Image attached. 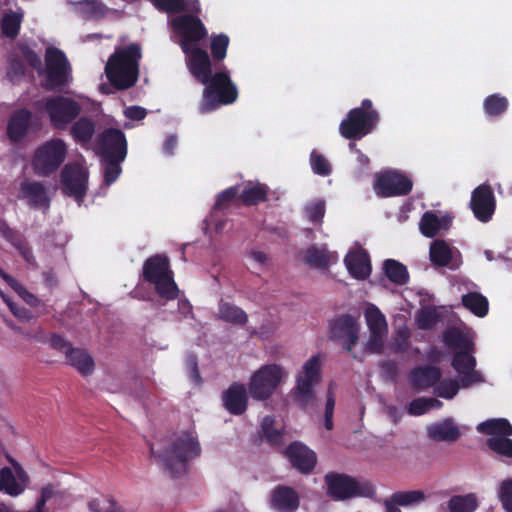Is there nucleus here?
Returning a JSON list of instances; mask_svg holds the SVG:
<instances>
[{"mask_svg": "<svg viewBox=\"0 0 512 512\" xmlns=\"http://www.w3.org/2000/svg\"><path fill=\"white\" fill-rule=\"evenodd\" d=\"M141 57V48L136 43L111 54L105 65V74L110 84L118 90L133 87L138 81Z\"/></svg>", "mask_w": 512, "mask_h": 512, "instance_id": "obj_1", "label": "nucleus"}, {"mask_svg": "<svg viewBox=\"0 0 512 512\" xmlns=\"http://www.w3.org/2000/svg\"><path fill=\"white\" fill-rule=\"evenodd\" d=\"M150 452L160 459L172 477H178L186 472L187 463L200 455L201 447L192 433L183 432L162 453H155L153 446Z\"/></svg>", "mask_w": 512, "mask_h": 512, "instance_id": "obj_2", "label": "nucleus"}, {"mask_svg": "<svg viewBox=\"0 0 512 512\" xmlns=\"http://www.w3.org/2000/svg\"><path fill=\"white\" fill-rule=\"evenodd\" d=\"M204 85L202 101L198 107L200 114L210 113L221 105H231L238 99V88L226 66L215 72Z\"/></svg>", "mask_w": 512, "mask_h": 512, "instance_id": "obj_3", "label": "nucleus"}, {"mask_svg": "<svg viewBox=\"0 0 512 512\" xmlns=\"http://www.w3.org/2000/svg\"><path fill=\"white\" fill-rule=\"evenodd\" d=\"M141 276L145 282L154 286L159 297L168 301L178 297L179 289L166 255L155 254L147 258L143 263Z\"/></svg>", "mask_w": 512, "mask_h": 512, "instance_id": "obj_4", "label": "nucleus"}, {"mask_svg": "<svg viewBox=\"0 0 512 512\" xmlns=\"http://www.w3.org/2000/svg\"><path fill=\"white\" fill-rule=\"evenodd\" d=\"M379 122V113L373 108L370 99H364L360 107L351 109L339 125L342 137L348 140H360L368 135Z\"/></svg>", "mask_w": 512, "mask_h": 512, "instance_id": "obj_5", "label": "nucleus"}, {"mask_svg": "<svg viewBox=\"0 0 512 512\" xmlns=\"http://www.w3.org/2000/svg\"><path fill=\"white\" fill-rule=\"evenodd\" d=\"M324 482L327 486V495L336 501L358 496L370 497L375 492L370 482H359L350 475L338 472H328L324 476Z\"/></svg>", "mask_w": 512, "mask_h": 512, "instance_id": "obj_6", "label": "nucleus"}, {"mask_svg": "<svg viewBox=\"0 0 512 512\" xmlns=\"http://www.w3.org/2000/svg\"><path fill=\"white\" fill-rule=\"evenodd\" d=\"M67 145L63 139L52 138L34 152L32 166L36 175L48 177L55 173L66 159Z\"/></svg>", "mask_w": 512, "mask_h": 512, "instance_id": "obj_7", "label": "nucleus"}, {"mask_svg": "<svg viewBox=\"0 0 512 512\" xmlns=\"http://www.w3.org/2000/svg\"><path fill=\"white\" fill-rule=\"evenodd\" d=\"M321 379V358L320 355H313L303 365L302 372L296 378V385L293 389V399L302 409L314 405L315 393L313 386Z\"/></svg>", "mask_w": 512, "mask_h": 512, "instance_id": "obj_8", "label": "nucleus"}, {"mask_svg": "<svg viewBox=\"0 0 512 512\" xmlns=\"http://www.w3.org/2000/svg\"><path fill=\"white\" fill-rule=\"evenodd\" d=\"M42 108L54 129L65 130L81 113V105L73 98L53 95L42 100Z\"/></svg>", "mask_w": 512, "mask_h": 512, "instance_id": "obj_9", "label": "nucleus"}, {"mask_svg": "<svg viewBox=\"0 0 512 512\" xmlns=\"http://www.w3.org/2000/svg\"><path fill=\"white\" fill-rule=\"evenodd\" d=\"M44 72L43 87L48 91L60 90L69 84L71 68L62 50L56 47L46 49Z\"/></svg>", "mask_w": 512, "mask_h": 512, "instance_id": "obj_10", "label": "nucleus"}, {"mask_svg": "<svg viewBox=\"0 0 512 512\" xmlns=\"http://www.w3.org/2000/svg\"><path fill=\"white\" fill-rule=\"evenodd\" d=\"M284 375L283 368L278 364H267L255 371L249 382V392L253 399H269L278 386Z\"/></svg>", "mask_w": 512, "mask_h": 512, "instance_id": "obj_11", "label": "nucleus"}, {"mask_svg": "<svg viewBox=\"0 0 512 512\" xmlns=\"http://www.w3.org/2000/svg\"><path fill=\"white\" fill-rule=\"evenodd\" d=\"M170 24L173 32L180 38L183 53H187L188 49L196 46L207 36V29L199 16L179 15L174 17Z\"/></svg>", "mask_w": 512, "mask_h": 512, "instance_id": "obj_12", "label": "nucleus"}, {"mask_svg": "<svg viewBox=\"0 0 512 512\" xmlns=\"http://www.w3.org/2000/svg\"><path fill=\"white\" fill-rule=\"evenodd\" d=\"M413 188L412 180L396 170H388L376 176L374 190L383 198L406 196Z\"/></svg>", "mask_w": 512, "mask_h": 512, "instance_id": "obj_13", "label": "nucleus"}, {"mask_svg": "<svg viewBox=\"0 0 512 512\" xmlns=\"http://www.w3.org/2000/svg\"><path fill=\"white\" fill-rule=\"evenodd\" d=\"M60 182L65 195L82 201L87 193L88 171L80 164H67L60 173Z\"/></svg>", "mask_w": 512, "mask_h": 512, "instance_id": "obj_14", "label": "nucleus"}, {"mask_svg": "<svg viewBox=\"0 0 512 512\" xmlns=\"http://www.w3.org/2000/svg\"><path fill=\"white\" fill-rule=\"evenodd\" d=\"M98 146L103 159L125 160L126 158V136L118 128L105 129L99 136Z\"/></svg>", "mask_w": 512, "mask_h": 512, "instance_id": "obj_15", "label": "nucleus"}, {"mask_svg": "<svg viewBox=\"0 0 512 512\" xmlns=\"http://www.w3.org/2000/svg\"><path fill=\"white\" fill-rule=\"evenodd\" d=\"M470 208L480 222L491 220L496 209V199L490 185L481 184L472 191Z\"/></svg>", "mask_w": 512, "mask_h": 512, "instance_id": "obj_16", "label": "nucleus"}, {"mask_svg": "<svg viewBox=\"0 0 512 512\" xmlns=\"http://www.w3.org/2000/svg\"><path fill=\"white\" fill-rule=\"evenodd\" d=\"M332 338L342 340L343 348L350 352L359 339V325L354 316L343 314L330 325Z\"/></svg>", "mask_w": 512, "mask_h": 512, "instance_id": "obj_17", "label": "nucleus"}, {"mask_svg": "<svg viewBox=\"0 0 512 512\" xmlns=\"http://www.w3.org/2000/svg\"><path fill=\"white\" fill-rule=\"evenodd\" d=\"M291 466L301 474H310L317 464V455L305 444L294 441L284 451Z\"/></svg>", "mask_w": 512, "mask_h": 512, "instance_id": "obj_18", "label": "nucleus"}, {"mask_svg": "<svg viewBox=\"0 0 512 512\" xmlns=\"http://www.w3.org/2000/svg\"><path fill=\"white\" fill-rule=\"evenodd\" d=\"M187 53V67L191 75L200 83L206 84L214 75L212 62L208 52L198 46H194Z\"/></svg>", "mask_w": 512, "mask_h": 512, "instance_id": "obj_19", "label": "nucleus"}, {"mask_svg": "<svg viewBox=\"0 0 512 512\" xmlns=\"http://www.w3.org/2000/svg\"><path fill=\"white\" fill-rule=\"evenodd\" d=\"M472 350L462 349L455 352L451 362V366L461 375L463 387L482 381L481 374L475 370L476 359L472 355Z\"/></svg>", "mask_w": 512, "mask_h": 512, "instance_id": "obj_20", "label": "nucleus"}, {"mask_svg": "<svg viewBox=\"0 0 512 512\" xmlns=\"http://www.w3.org/2000/svg\"><path fill=\"white\" fill-rule=\"evenodd\" d=\"M223 405L233 415H242L248 405L247 390L244 384L234 382L223 392Z\"/></svg>", "mask_w": 512, "mask_h": 512, "instance_id": "obj_21", "label": "nucleus"}, {"mask_svg": "<svg viewBox=\"0 0 512 512\" xmlns=\"http://www.w3.org/2000/svg\"><path fill=\"white\" fill-rule=\"evenodd\" d=\"M32 116L27 108L18 109L11 114L7 124V136L11 142L19 143L23 140L29 131Z\"/></svg>", "mask_w": 512, "mask_h": 512, "instance_id": "obj_22", "label": "nucleus"}, {"mask_svg": "<svg viewBox=\"0 0 512 512\" xmlns=\"http://www.w3.org/2000/svg\"><path fill=\"white\" fill-rule=\"evenodd\" d=\"M344 263L349 274L357 280H365L371 274L370 258L364 249L350 251L345 256Z\"/></svg>", "mask_w": 512, "mask_h": 512, "instance_id": "obj_23", "label": "nucleus"}, {"mask_svg": "<svg viewBox=\"0 0 512 512\" xmlns=\"http://www.w3.org/2000/svg\"><path fill=\"white\" fill-rule=\"evenodd\" d=\"M272 508L280 512H294L298 509L300 499L298 493L285 485L276 486L271 493Z\"/></svg>", "mask_w": 512, "mask_h": 512, "instance_id": "obj_24", "label": "nucleus"}, {"mask_svg": "<svg viewBox=\"0 0 512 512\" xmlns=\"http://www.w3.org/2000/svg\"><path fill=\"white\" fill-rule=\"evenodd\" d=\"M441 379V370L437 366H417L409 374V381L417 390H424L434 386Z\"/></svg>", "mask_w": 512, "mask_h": 512, "instance_id": "obj_25", "label": "nucleus"}, {"mask_svg": "<svg viewBox=\"0 0 512 512\" xmlns=\"http://www.w3.org/2000/svg\"><path fill=\"white\" fill-rule=\"evenodd\" d=\"M20 191L23 197L28 200V204L33 208H42L48 210L50 207V198L47 195L45 186L38 181H23Z\"/></svg>", "mask_w": 512, "mask_h": 512, "instance_id": "obj_26", "label": "nucleus"}, {"mask_svg": "<svg viewBox=\"0 0 512 512\" xmlns=\"http://www.w3.org/2000/svg\"><path fill=\"white\" fill-rule=\"evenodd\" d=\"M451 222L452 218L447 215L439 217L434 211H427L421 217L419 228L425 237L433 238L440 230L448 229Z\"/></svg>", "mask_w": 512, "mask_h": 512, "instance_id": "obj_27", "label": "nucleus"}, {"mask_svg": "<svg viewBox=\"0 0 512 512\" xmlns=\"http://www.w3.org/2000/svg\"><path fill=\"white\" fill-rule=\"evenodd\" d=\"M427 434L430 439L436 441L454 442L460 437L459 428L452 418L430 425L427 428Z\"/></svg>", "mask_w": 512, "mask_h": 512, "instance_id": "obj_28", "label": "nucleus"}, {"mask_svg": "<svg viewBox=\"0 0 512 512\" xmlns=\"http://www.w3.org/2000/svg\"><path fill=\"white\" fill-rule=\"evenodd\" d=\"M269 188L266 184L249 182L239 195L244 206H256L268 200Z\"/></svg>", "mask_w": 512, "mask_h": 512, "instance_id": "obj_29", "label": "nucleus"}, {"mask_svg": "<svg viewBox=\"0 0 512 512\" xmlns=\"http://www.w3.org/2000/svg\"><path fill=\"white\" fill-rule=\"evenodd\" d=\"M336 260V253H332L324 247L311 246L305 253V262L314 268L327 269Z\"/></svg>", "mask_w": 512, "mask_h": 512, "instance_id": "obj_30", "label": "nucleus"}, {"mask_svg": "<svg viewBox=\"0 0 512 512\" xmlns=\"http://www.w3.org/2000/svg\"><path fill=\"white\" fill-rule=\"evenodd\" d=\"M218 318L224 322L239 326H244L248 322V315L242 308L223 300L219 303Z\"/></svg>", "mask_w": 512, "mask_h": 512, "instance_id": "obj_31", "label": "nucleus"}, {"mask_svg": "<svg viewBox=\"0 0 512 512\" xmlns=\"http://www.w3.org/2000/svg\"><path fill=\"white\" fill-rule=\"evenodd\" d=\"M452 250L449 244L442 240H434L429 249V258L434 267H445L452 261Z\"/></svg>", "mask_w": 512, "mask_h": 512, "instance_id": "obj_32", "label": "nucleus"}, {"mask_svg": "<svg viewBox=\"0 0 512 512\" xmlns=\"http://www.w3.org/2000/svg\"><path fill=\"white\" fill-rule=\"evenodd\" d=\"M65 357L67 362L83 376L90 375L94 371L93 358L82 349L72 347L71 352H68Z\"/></svg>", "mask_w": 512, "mask_h": 512, "instance_id": "obj_33", "label": "nucleus"}, {"mask_svg": "<svg viewBox=\"0 0 512 512\" xmlns=\"http://www.w3.org/2000/svg\"><path fill=\"white\" fill-rule=\"evenodd\" d=\"M477 430L493 437H506L512 435V425L505 418L491 419L480 423Z\"/></svg>", "mask_w": 512, "mask_h": 512, "instance_id": "obj_34", "label": "nucleus"}, {"mask_svg": "<svg viewBox=\"0 0 512 512\" xmlns=\"http://www.w3.org/2000/svg\"><path fill=\"white\" fill-rule=\"evenodd\" d=\"M72 123L71 134L74 140L83 145L88 144L95 133V123L87 117H81Z\"/></svg>", "mask_w": 512, "mask_h": 512, "instance_id": "obj_35", "label": "nucleus"}, {"mask_svg": "<svg viewBox=\"0 0 512 512\" xmlns=\"http://www.w3.org/2000/svg\"><path fill=\"white\" fill-rule=\"evenodd\" d=\"M462 305L477 317L488 314L489 303L485 296L477 292H469L462 296Z\"/></svg>", "mask_w": 512, "mask_h": 512, "instance_id": "obj_36", "label": "nucleus"}, {"mask_svg": "<svg viewBox=\"0 0 512 512\" xmlns=\"http://www.w3.org/2000/svg\"><path fill=\"white\" fill-rule=\"evenodd\" d=\"M383 269L387 278L397 284L405 285L409 281V273L407 267L394 259H387L384 262Z\"/></svg>", "mask_w": 512, "mask_h": 512, "instance_id": "obj_37", "label": "nucleus"}, {"mask_svg": "<svg viewBox=\"0 0 512 512\" xmlns=\"http://www.w3.org/2000/svg\"><path fill=\"white\" fill-rule=\"evenodd\" d=\"M365 318L371 334L385 335L387 333L388 326L385 316L378 307L374 305L368 307L365 311Z\"/></svg>", "mask_w": 512, "mask_h": 512, "instance_id": "obj_38", "label": "nucleus"}, {"mask_svg": "<svg viewBox=\"0 0 512 512\" xmlns=\"http://www.w3.org/2000/svg\"><path fill=\"white\" fill-rule=\"evenodd\" d=\"M443 341L449 348L473 349V342L458 328H448L443 333Z\"/></svg>", "mask_w": 512, "mask_h": 512, "instance_id": "obj_39", "label": "nucleus"}, {"mask_svg": "<svg viewBox=\"0 0 512 512\" xmlns=\"http://www.w3.org/2000/svg\"><path fill=\"white\" fill-rule=\"evenodd\" d=\"M424 498L425 495L420 490L397 491L388 499H385L384 502L393 505L394 507L409 506L424 500Z\"/></svg>", "mask_w": 512, "mask_h": 512, "instance_id": "obj_40", "label": "nucleus"}, {"mask_svg": "<svg viewBox=\"0 0 512 512\" xmlns=\"http://www.w3.org/2000/svg\"><path fill=\"white\" fill-rule=\"evenodd\" d=\"M508 106V99L498 93L487 96L483 101L484 112L491 117L502 115L507 111Z\"/></svg>", "mask_w": 512, "mask_h": 512, "instance_id": "obj_41", "label": "nucleus"}, {"mask_svg": "<svg viewBox=\"0 0 512 512\" xmlns=\"http://www.w3.org/2000/svg\"><path fill=\"white\" fill-rule=\"evenodd\" d=\"M450 512H474L478 507L475 494L455 495L448 502Z\"/></svg>", "mask_w": 512, "mask_h": 512, "instance_id": "obj_42", "label": "nucleus"}, {"mask_svg": "<svg viewBox=\"0 0 512 512\" xmlns=\"http://www.w3.org/2000/svg\"><path fill=\"white\" fill-rule=\"evenodd\" d=\"M261 431L266 441L272 446L283 444V433L275 427V418L267 415L261 422Z\"/></svg>", "mask_w": 512, "mask_h": 512, "instance_id": "obj_43", "label": "nucleus"}, {"mask_svg": "<svg viewBox=\"0 0 512 512\" xmlns=\"http://www.w3.org/2000/svg\"><path fill=\"white\" fill-rule=\"evenodd\" d=\"M22 14L17 12L6 13L1 19V32L9 38L15 39L21 28Z\"/></svg>", "mask_w": 512, "mask_h": 512, "instance_id": "obj_44", "label": "nucleus"}, {"mask_svg": "<svg viewBox=\"0 0 512 512\" xmlns=\"http://www.w3.org/2000/svg\"><path fill=\"white\" fill-rule=\"evenodd\" d=\"M76 5L81 15L87 19H98L106 13V6L99 0H81Z\"/></svg>", "mask_w": 512, "mask_h": 512, "instance_id": "obj_45", "label": "nucleus"}, {"mask_svg": "<svg viewBox=\"0 0 512 512\" xmlns=\"http://www.w3.org/2000/svg\"><path fill=\"white\" fill-rule=\"evenodd\" d=\"M441 321V314L435 307L421 308L416 314V323L421 330H431Z\"/></svg>", "mask_w": 512, "mask_h": 512, "instance_id": "obj_46", "label": "nucleus"}, {"mask_svg": "<svg viewBox=\"0 0 512 512\" xmlns=\"http://www.w3.org/2000/svg\"><path fill=\"white\" fill-rule=\"evenodd\" d=\"M230 38L224 33L213 35L210 42L211 57L215 62H222L227 56Z\"/></svg>", "mask_w": 512, "mask_h": 512, "instance_id": "obj_47", "label": "nucleus"}, {"mask_svg": "<svg viewBox=\"0 0 512 512\" xmlns=\"http://www.w3.org/2000/svg\"><path fill=\"white\" fill-rule=\"evenodd\" d=\"M2 490L5 491L6 494L16 497L24 492V485L19 483L16 476L12 472V470L8 467L2 468Z\"/></svg>", "mask_w": 512, "mask_h": 512, "instance_id": "obj_48", "label": "nucleus"}, {"mask_svg": "<svg viewBox=\"0 0 512 512\" xmlns=\"http://www.w3.org/2000/svg\"><path fill=\"white\" fill-rule=\"evenodd\" d=\"M326 213V203L323 199H317L305 206L307 219L315 226H320Z\"/></svg>", "mask_w": 512, "mask_h": 512, "instance_id": "obj_49", "label": "nucleus"}, {"mask_svg": "<svg viewBox=\"0 0 512 512\" xmlns=\"http://www.w3.org/2000/svg\"><path fill=\"white\" fill-rule=\"evenodd\" d=\"M239 185L231 186L218 194L213 209L217 211H224L229 209L236 201L239 194Z\"/></svg>", "mask_w": 512, "mask_h": 512, "instance_id": "obj_50", "label": "nucleus"}, {"mask_svg": "<svg viewBox=\"0 0 512 512\" xmlns=\"http://www.w3.org/2000/svg\"><path fill=\"white\" fill-rule=\"evenodd\" d=\"M104 176L103 183L106 186L113 184L122 172L121 162L124 160L119 159H104Z\"/></svg>", "mask_w": 512, "mask_h": 512, "instance_id": "obj_51", "label": "nucleus"}, {"mask_svg": "<svg viewBox=\"0 0 512 512\" xmlns=\"http://www.w3.org/2000/svg\"><path fill=\"white\" fill-rule=\"evenodd\" d=\"M487 446L499 455L512 458V440L506 437H491Z\"/></svg>", "mask_w": 512, "mask_h": 512, "instance_id": "obj_52", "label": "nucleus"}, {"mask_svg": "<svg viewBox=\"0 0 512 512\" xmlns=\"http://www.w3.org/2000/svg\"><path fill=\"white\" fill-rule=\"evenodd\" d=\"M159 11L165 13H181L186 10L187 0H149Z\"/></svg>", "mask_w": 512, "mask_h": 512, "instance_id": "obj_53", "label": "nucleus"}, {"mask_svg": "<svg viewBox=\"0 0 512 512\" xmlns=\"http://www.w3.org/2000/svg\"><path fill=\"white\" fill-rule=\"evenodd\" d=\"M459 391V383L456 379L446 378L439 381L435 389L436 394L444 399L454 398Z\"/></svg>", "mask_w": 512, "mask_h": 512, "instance_id": "obj_54", "label": "nucleus"}, {"mask_svg": "<svg viewBox=\"0 0 512 512\" xmlns=\"http://www.w3.org/2000/svg\"><path fill=\"white\" fill-rule=\"evenodd\" d=\"M310 162L315 174L327 176L331 173V166L322 154L313 151L310 156Z\"/></svg>", "mask_w": 512, "mask_h": 512, "instance_id": "obj_55", "label": "nucleus"}, {"mask_svg": "<svg viewBox=\"0 0 512 512\" xmlns=\"http://www.w3.org/2000/svg\"><path fill=\"white\" fill-rule=\"evenodd\" d=\"M499 499L507 512H512V479L504 480L499 489Z\"/></svg>", "mask_w": 512, "mask_h": 512, "instance_id": "obj_56", "label": "nucleus"}, {"mask_svg": "<svg viewBox=\"0 0 512 512\" xmlns=\"http://www.w3.org/2000/svg\"><path fill=\"white\" fill-rule=\"evenodd\" d=\"M20 51L27 63L40 74L43 69L41 57L38 53L28 45L21 46Z\"/></svg>", "mask_w": 512, "mask_h": 512, "instance_id": "obj_57", "label": "nucleus"}, {"mask_svg": "<svg viewBox=\"0 0 512 512\" xmlns=\"http://www.w3.org/2000/svg\"><path fill=\"white\" fill-rule=\"evenodd\" d=\"M88 507L92 512H117L116 503L109 498L92 499L88 503Z\"/></svg>", "mask_w": 512, "mask_h": 512, "instance_id": "obj_58", "label": "nucleus"}, {"mask_svg": "<svg viewBox=\"0 0 512 512\" xmlns=\"http://www.w3.org/2000/svg\"><path fill=\"white\" fill-rule=\"evenodd\" d=\"M26 74V66L18 57H11L8 61L7 75L12 79H19Z\"/></svg>", "mask_w": 512, "mask_h": 512, "instance_id": "obj_59", "label": "nucleus"}, {"mask_svg": "<svg viewBox=\"0 0 512 512\" xmlns=\"http://www.w3.org/2000/svg\"><path fill=\"white\" fill-rule=\"evenodd\" d=\"M50 345L53 349L58 350L65 356L71 352L72 344L59 334L53 333L50 337Z\"/></svg>", "mask_w": 512, "mask_h": 512, "instance_id": "obj_60", "label": "nucleus"}, {"mask_svg": "<svg viewBox=\"0 0 512 512\" xmlns=\"http://www.w3.org/2000/svg\"><path fill=\"white\" fill-rule=\"evenodd\" d=\"M409 337L408 331L399 330L392 345L393 351L396 353L405 352L410 345Z\"/></svg>", "mask_w": 512, "mask_h": 512, "instance_id": "obj_61", "label": "nucleus"}, {"mask_svg": "<svg viewBox=\"0 0 512 512\" xmlns=\"http://www.w3.org/2000/svg\"><path fill=\"white\" fill-rule=\"evenodd\" d=\"M429 410L427 398H416L413 399L407 408L410 415L420 416L425 414Z\"/></svg>", "mask_w": 512, "mask_h": 512, "instance_id": "obj_62", "label": "nucleus"}, {"mask_svg": "<svg viewBox=\"0 0 512 512\" xmlns=\"http://www.w3.org/2000/svg\"><path fill=\"white\" fill-rule=\"evenodd\" d=\"M186 365L190 379L195 384L201 383V376L198 370V359L195 354H189L186 358Z\"/></svg>", "mask_w": 512, "mask_h": 512, "instance_id": "obj_63", "label": "nucleus"}, {"mask_svg": "<svg viewBox=\"0 0 512 512\" xmlns=\"http://www.w3.org/2000/svg\"><path fill=\"white\" fill-rule=\"evenodd\" d=\"M3 237L17 250L26 243L23 236L12 228L7 229Z\"/></svg>", "mask_w": 512, "mask_h": 512, "instance_id": "obj_64", "label": "nucleus"}]
</instances>
